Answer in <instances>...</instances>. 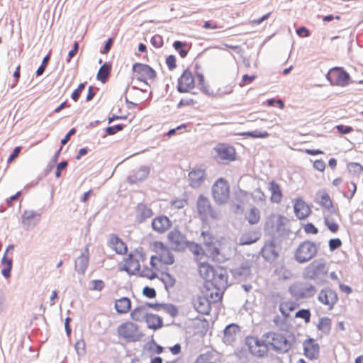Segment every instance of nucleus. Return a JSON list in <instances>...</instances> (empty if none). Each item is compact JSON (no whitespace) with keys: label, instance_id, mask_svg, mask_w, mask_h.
I'll list each match as a JSON object with an SVG mask.
<instances>
[{"label":"nucleus","instance_id":"nucleus-1","mask_svg":"<svg viewBox=\"0 0 363 363\" xmlns=\"http://www.w3.org/2000/svg\"><path fill=\"white\" fill-rule=\"evenodd\" d=\"M150 248L155 255L150 257V266L143 267L141 277L152 280L157 277L160 266L172 264L174 257L169 247L161 241L152 242Z\"/></svg>","mask_w":363,"mask_h":363},{"label":"nucleus","instance_id":"nucleus-2","mask_svg":"<svg viewBox=\"0 0 363 363\" xmlns=\"http://www.w3.org/2000/svg\"><path fill=\"white\" fill-rule=\"evenodd\" d=\"M197 271L203 283L228 281V271L223 266L213 265L208 262L197 259Z\"/></svg>","mask_w":363,"mask_h":363},{"label":"nucleus","instance_id":"nucleus-3","mask_svg":"<svg viewBox=\"0 0 363 363\" xmlns=\"http://www.w3.org/2000/svg\"><path fill=\"white\" fill-rule=\"evenodd\" d=\"M146 259L145 254L139 250H135L130 252L123 259V264L119 267L121 271H124L130 275L140 274L141 276L140 262Z\"/></svg>","mask_w":363,"mask_h":363},{"label":"nucleus","instance_id":"nucleus-4","mask_svg":"<svg viewBox=\"0 0 363 363\" xmlns=\"http://www.w3.org/2000/svg\"><path fill=\"white\" fill-rule=\"evenodd\" d=\"M245 344L249 352L257 358H263L267 356L269 352L264 333L260 337L249 335L245 337Z\"/></svg>","mask_w":363,"mask_h":363},{"label":"nucleus","instance_id":"nucleus-5","mask_svg":"<svg viewBox=\"0 0 363 363\" xmlns=\"http://www.w3.org/2000/svg\"><path fill=\"white\" fill-rule=\"evenodd\" d=\"M196 211L199 217L203 222L218 220L220 218L219 212L213 208L209 199L203 195L198 198Z\"/></svg>","mask_w":363,"mask_h":363},{"label":"nucleus","instance_id":"nucleus-6","mask_svg":"<svg viewBox=\"0 0 363 363\" xmlns=\"http://www.w3.org/2000/svg\"><path fill=\"white\" fill-rule=\"evenodd\" d=\"M228 281L203 283L200 293L208 297L210 301L218 303L222 301Z\"/></svg>","mask_w":363,"mask_h":363},{"label":"nucleus","instance_id":"nucleus-7","mask_svg":"<svg viewBox=\"0 0 363 363\" xmlns=\"http://www.w3.org/2000/svg\"><path fill=\"white\" fill-rule=\"evenodd\" d=\"M230 196L229 182L224 178L218 179L212 186V197L218 204L226 203Z\"/></svg>","mask_w":363,"mask_h":363},{"label":"nucleus","instance_id":"nucleus-8","mask_svg":"<svg viewBox=\"0 0 363 363\" xmlns=\"http://www.w3.org/2000/svg\"><path fill=\"white\" fill-rule=\"evenodd\" d=\"M118 336L127 342L139 341L143 336L140 331L139 326L131 322L126 321L121 324L117 328Z\"/></svg>","mask_w":363,"mask_h":363},{"label":"nucleus","instance_id":"nucleus-9","mask_svg":"<svg viewBox=\"0 0 363 363\" xmlns=\"http://www.w3.org/2000/svg\"><path fill=\"white\" fill-rule=\"evenodd\" d=\"M269 350L270 349L279 352H287L290 347V343L286 337L281 333L269 331L264 333Z\"/></svg>","mask_w":363,"mask_h":363},{"label":"nucleus","instance_id":"nucleus-10","mask_svg":"<svg viewBox=\"0 0 363 363\" xmlns=\"http://www.w3.org/2000/svg\"><path fill=\"white\" fill-rule=\"evenodd\" d=\"M289 220L281 214H271L264 223V230L272 233H281L288 230Z\"/></svg>","mask_w":363,"mask_h":363},{"label":"nucleus","instance_id":"nucleus-11","mask_svg":"<svg viewBox=\"0 0 363 363\" xmlns=\"http://www.w3.org/2000/svg\"><path fill=\"white\" fill-rule=\"evenodd\" d=\"M214 158L220 162L228 164L236 160L235 147L227 143H219L214 147Z\"/></svg>","mask_w":363,"mask_h":363},{"label":"nucleus","instance_id":"nucleus-12","mask_svg":"<svg viewBox=\"0 0 363 363\" xmlns=\"http://www.w3.org/2000/svg\"><path fill=\"white\" fill-rule=\"evenodd\" d=\"M133 75L136 79L148 84L155 79L157 73L148 65L137 62L133 65Z\"/></svg>","mask_w":363,"mask_h":363},{"label":"nucleus","instance_id":"nucleus-13","mask_svg":"<svg viewBox=\"0 0 363 363\" xmlns=\"http://www.w3.org/2000/svg\"><path fill=\"white\" fill-rule=\"evenodd\" d=\"M317 253L315 243L311 241L301 242L295 252V259L299 263H303L311 259Z\"/></svg>","mask_w":363,"mask_h":363},{"label":"nucleus","instance_id":"nucleus-14","mask_svg":"<svg viewBox=\"0 0 363 363\" xmlns=\"http://www.w3.org/2000/svg\"><path fill=\"white\" fill-rule=\"evenodd\" d=\"M326 77L333 86H345L349 84L350 77L349 74L341 67L330 69Z\"/></svg>","mask_w":363,"mask_h":363},{"label":"nucleus","instance_id":"nucleus-15","mask_svg":"<svg viewBox=\"0 0 363 363\" xmlns=\"http://www.w3.org/2000/svg\"><path fill=\"white\" fill-rule=\"evenodd\" d=\"M338 295L335 290L329 287L321 289L318 294V300L325 306L328 310H332L338 301Z\"/></svg>","mask_w":363,"mask_h":363},{"label":"nucleus","instance_id":"nucleus-16","mask_svg":"<svg viewBox=\"0 0 363 363\" xmlns=\"http://www.w3.org/2000/svg\"><path fill=\"white\" fill-rule=\"evenodd\" d=\"M195 87L194 76L189 69L184 70L178 79V91L188 92Z\"/></svg>","mask_w":363,"mask_h":363},{"label":"nucleus","instance_id":"nucleus-17","mask_svg":"<svg viewBox=\"0 0 363 363\" xmlns=\"http://www.w3.org/2000/svg\"><path fill=\"white\" fill-rule=\"evenodd\" d=\"M167 240L174 250H182L188 245L185 236L178 230H173L167 235Z\"/></svg>","mask_w":363,"mask_h":363},{"label":"nucleus","instance_id":"nucleus-18","mask_svg":"<svg viewBox=\"0 0 363 363\" xmlns=\"http://www.w3.org/2000/svg\"><path fill=\"white\" fill-rule=\"evenodd\" d=\"M295 216L299 220L306 219L311 213L310 206L302 198H296L293 201Z\"/></svg>","mask_w":363,"mask_h":363},{"label":"nucleus","instance_id":"nucleus-19","mask_svg":"<svg viewBox=\"0 0 363 363\" xmlns=\"http://www.w3.org/2000/svg\"><path fill=\"white\" fill-rule=\"evenodd\" d=\"M188 177L189 185L193 188H198L206 179L205 169L201 167H196L189 172Z\"/></svg>","mask_w":363,"mask_h":363},{"label":"nucleus","instance_id":"nucleus-20","mask_svg":"<svg viewBox=\"0 0 363 363\" xmlns=\"http://www.w3.org/2000/svg\"><path fill=\"white\" fill-rule=\"evenodd\" d=\"M107 245L118 255H125L128 252L126 244L115 234H111L108 240Z\"/></svg>","mask_w":363,"mask_h":363},{"label":"nucleus","instance_id":"nucleus-21","mask_svg":"<svg viewBox=\"0 0 363 363\" xmlns=\"http://www.w3.org/2000/svg\"><path fill=\"white\" fill-rule=\"evenodd\" d=\"M304 354L310 359H315L319 356L320 347L318 342L311 338L306 340L303 343Z\"/></svg>","mask_w":363,"mask_h":363},{"label":"nucleus","instance_id":"nucleus-22","mask_svg":"<svg viewBox=\"0 0 363 363\" xmlns=\"http://www.w3.org/2000/svg\"><path fill=\"white\" fill-rule=\"evenodd\" d=\"M206 256L213 262H223L226 260L220 248V243L213 244L205 247Z\"/></svg>","mask_w":363,"mask_h":363},{"label":"nucleus","instance_id":"nucleus-23","mask_svg":"<svg viewBox=\"0 0 363 363\" xmlns=\"http://www.w3.org/2000/svg\"><path fill=\"white\" fill-rule=\"evenodd\" d=\"M328 267L325 262H314L309 267V276L311 279H317L327 275Z\"/></svg>","mask_w":363,"mask_h":363},{"label":"nucleus","instance_id":"nucleus-24","mask_svg":"<svg viewBox=\"0 0 363 363\" xmlns=\"http://www.w3.org/2000/svg\"><path fill=\"white\" fill-rule=\"evenodd\" d=\"M267 189L270 192V201L273 203H280L283 199V192L279 184L272 180L268 183Z\"/></svg>","mask_w":363,"mask_h":363},{"label":"nucleus","instance_id":"nucleus-25","mask_svg":"<svg viewBox=\"0 0 363 363\" xmlns=\"http://www.w3.org/2000/svg\"><path fill=\"white\" fill-rule=\"evenodd\" d=\"M212 303H214V302L210 301L208 297L201 294L194 301L195 309L201 314H208L211 311Z\"/></svg>","mask_w":363,"mask_h":363},{"label":"nucleus","instance_id":"nucleus-26","mask_svg":"<svg viewBox=\"0 0 363 363\" xmlns=\"http://www.w3.org/2000/svg\"><path fill=\"white\" fill-rule=\"evenodd\" d=\"M261 252L262 257L268 261H274L279 256L277 246L273 240L266 242Z\"/></svg>","mask_w":363,"mask_h":363},{"label":"nucleus","instance_id":"nucleus-27","mask_svg":"<svg viewBox=\"0 0 363 363\" xmlns=\"http://www.w3.org/2000/svg\"><path fill=\"white\" fill-rule=\"evenodd\" d=\"M170 220L165 216H160L152 221V227L159 233H163L171 227Z\"/></svg>","mask_w":363,"mask_h":363},{"label":"nucleus","instance_id":"nucleus-28","mask_svg":"<svg viewBox=\"0 0 363 363\" xmlns=\"http://www.w3.org/2000/svg\"><path fill=\"white\" fill-rule=\"evenodd\" d=\"M40 220V215L33 211H25L22 215V225L26 230L34 227Z\"/></svg>","mask_w":363,"mask_h":363},{"label":"nucleus","instance_id":"nucleus-29","mask_svg":"<svg viewBox=\"0 0 363 363\" xmlns=\"http://www.w3.org/2000/svg\"><path fill=\"white\" fill-rule=\"evenodd\" d=\"M318 203L328 210L330 212L335 213L337 216H340V213L337 208H335L333 204L332 199L329 194L325 191H320L318 194Z\"/></svg>","mask_w":363,"mask_h":363},{"label":"nucleus","instance_id":"nucleus-30","mask_svg":"<svg viewBox=\"0 0 363 363\" xmlns=\"http://www.w3.org/2000/svg\"><path fill=\"white\" fill-rule=\"evenodd\" d=\"M259 238L260 233L258 230H248L241 234L239 243L241 245H251L256 242Z\"/></svg>","mask_w":363,"mask_h":363},{"label":"nucleus","instance_id":"nucleus-31","mask_svg":"<svg viewBox=\"0 0 363 363\" xmlns=\"http://www.w3.org/2000/svg\"><path fill=\"white\" fill-rule=\"evenodd\" d=\"M89 261V251L86 247L82 254L77 257L75 262V269L79 274H84L88 267Z\"/></svg>","mask_w":363,"mask_h":363},{"label":"nucleus","instance_id":"nucleus-32","mask_svg":"<svg viewBox=\"0 0 363 363\" xmlns=\"http://www.w3.org/2000/svg\"><path fill=\"white\" fill-rule=\"evenodd\" d=\"M261 211L255 206H250L245 213V219L251 225H257L261 220Z\"/></svg>","mask_w":363,"mask_h":363},{"label":"nucleus","instance_id":"nucleus-33","mask_svg":"<svg viewBox=\"0 0 363 363\" xmlns=\"http://www.w3.org/2000/svg\"><path fill=\"white\" fill-rule=\"evenodd\" d=\"M132 303L129 298L122 297L115 301L114 308L119 314H125L131 308Z\"/></svg>","mask_w":363,"mask_h":363},{"label":"nucleus","instance_id":"nucleus-34","mask_svg":"<svg viewBox=\"0 0 363 363\" xmlns=\"http://www.w3.org/2000/svg\"><path fill=\"white\" fill-rule=\"evenodd\" d=\"M297 306L298 304L293 301H284L279 305V311L284 318H289Z\"/></svg>","mask_w":363,"mask_h":363},{"label":"nucleus","instance_id":"nucleus-35","mask_svg":"<svg viewBox=\"0 0 363 363\" xmlns=\"http://www.w3.org/2000/svg\"><path fill=\"white\" fill-rule=\"evenodd\" d=\"M147 311L145 306H140L135 307L130 313L132 320L136 322H141L145 320L147 315Z\"/></svg>","mask_w":363,"mask_h":363},{"label":"nucleus","instance_id":"nucleus-36","mask_svg":"<svg viewBox=\"0 0 363 363\" xmlns=\"http://www.w3.org/2000/svg\"><path fill=\"white\" fill-rule=\"evenodd\" d=\"M145 322L147 325V327L152 330L160 329L163 325L162 319L157 315L152 313H147V315L145 318Z\"/></svg>","mask_w":363,"mask_h":363},{"label":"nucleus","instance_id":"nucleus-37","mask_svg":"<svg viewBox=\"0 0 363 363\" xmlns=\"http://www.w3.org/2000/svg\"><path fill=\"white\" fill-rule=\"evenodd\" d=\"M239 332L240 328L236 324H230L228 325L224 330V338L225 341L228 342H233Z\"/></svg>","mask_w":363,"mask_h":363},{"label":"nucleus","instance_id":"nucleus-38","mask_svg":"<svg viewBox=\"0 0 363 363\" xmlns=\"http://www.w3.org/2000/svg\"><path fill=\"white\" fill-rule=\"evenodd\" d=\"M194 363H218L217 355L212 351L201 354Z\"/></svg>","mask_w":363,"mask_h":363},{"label":"nucleus","instance_id":"nucleus-39","mask_svg":"<svg viewBox=\"0 0 363 363\" xmlns=\"http://www.w3.org/2000/svg\"><path fill=\"white\" fill-rule=\"evenodd\" d=\"M135 211L140 220H145L152 216V209L145 203H139L136 206Z\"/></svg>","mask_w":363,"mask_h":363},{"label":"nucleus","instance_id":"nucleus-40","mask_svg":"<svg viewBox=\"0 0 363 363\" xmlns=\"http://www.w3.org/2000/svg\"><path fill=\"white\" fill-rule=\"evenodd\" d=\"M148 175V171L145 168H140L133 174L128 177L130 184H136L144 180Z\"/></svg>","mask_w":363,"mask_h":363},{"label":"nucleus","instance_id":"nucleus-41","mask_svg":"<svg viewBox=\"0 0 363 363\" xmlns=\"http://www.w3.org/2000/svg\"><path fill=\"white\" fill-rule=\"evenodd\" d=\"M111 66L108 63H104L99 69L96 78L102 83H105L110 75Z\"/></svg>","mask_w":363,"mask_h":363},{"label":"nucleus","instance_id":"nucleus-42","mask_svg":"<svg viewBox=\"0 0 363 363\" xmlns=\"http://www.w3.org/2000/svg\"><path fill=\"white\" fill-rule=\"evenodd\" d=\"M1 264L3 269L1 274L5 278H9L11 276V271L12 269L13 260L12 258H9L7 255H4L1 259Z\"/></svg>","mask_w":363,"mask_h":363},{"label":"nucleus","instance_id":"nucleus-43","mask_svg":"<svg viewBox=\"0 0 363 363\" xmlns=\"http://www.w3.org/2000/svg\"><path fill=\"white\" fill-rule=\"evenodd\" d=\"M332 321L328 317L321 318L317 324V328L319 330L323 333H328L330 330Z\"/></svg>","mask_w":363,"mask_h":363},{"label":"nucleus","instance_id":"nucleus-44","mask_svg":"<svg viewBox=\"0 0 363 363\" xmlns=\"http://www.w3.org/2000/svg\"><path fill=\"white\" fill-rule=\"evenodd\" d=\"M201 236L203 238L205 247L213 244H216L218 242V240H216V238L208 231H202Z\"/></svg>","mask_w":363,"mask_h":363},{"label":"nucleus","instance_id":"nucleus-45","mask_svg":"<svg viewBox=\"0 0 363 363\" xmlns=\"http://www.w3.org/2000/svg\"><path fill=\"white\" fill-rule=\"evenodd\" d=\"M239 135L245 138H266L269 135V134L267 131L259 132L258 130H255L252 132H244L240 133Z\"/></svg>","mask_w":363,"mask_h":363},{"label":"nucleus","instance_id":"nucleus-46","mask_svg":"<svg viewBox=\"0 0 363 363\" xmlns=\"http://www.w3.org/2000/svg\"><path fill=\"white\" fill-rule=\"evenodd\" d=\"M325 224L327 225L328 229L333 233H335L339 230V225L335 222L329 216L325 217Z\"/></svg>","mask_w":363,"mask_h":363},{"label":"nucleus","instance_id":"nucleus-47","mask_svg":"<svg viewBox=\"0 0 363 363\" xmlns=\"http://www.w3.org/2000/svg\"><path fill=\"white\" fill-rule=\"evenodd\" d=\"M173 46H174V49L179 52V53L182 57H185L187 55V53H188L187 50L184 49V48H185L186 46V43H182L181 41H175L173 43Z\"/></svg>","mask_w":363,"mask_h":363},{"label":"nucleus","instance_id":"nucleus-48","mask_svg":"<svg viewBox=\"0 0 363 363\" xmlns=\"http://www.w3.org/2000/svg\"><path fill=\"white\" fill-rule=\"evenodd\" d=\"M311 312L308 309H301L296 313L295 316L296 318H302L305 320L306 323H309L311 320Z\"/></svg>","mask_w":363,"mask_h":363},{"label":"nucleus","instance_id":"nucleus-49","mask_svg":"<svg viewBox=\"0 0 363 363\" xmlns=\"http://www.w3.org/2000/svg\"><path fill=\"white\" fill-rule=\"evenodd\" d=\"M85 84H86V83H80L78 85V87L73 91L72 96H71L73 101H78L82 91L85 88Z\"/></svg>","mask_w":363,"mask_h":363},{"label":"nucleus","instance_id":"nucleus-50","mask_svg":"<svg viewBox=\"0 0 363 363\" xmlns=\"http://www.w3.org/2000/svg\"><path fill=\"white\" fill-rule=\"evenodd\" d=\"M191 250L196 257V262H197V259L201 260L203 253H201L202 249L201 246L198 244L192 243V247H191Z\"/></svg>","mask_w":363,"mask_h":363},{"label":"nucleus","instance_id":"nucleus-51","mask_svg":"<svg viewBox=\"0 0 363 363\" xmlns=\"http://www.w3.org/2000/svg\"><path fill=\"white\" fill-rule=\"evenodd\" d=\"M257 78L256 75H248L244 74L242 77V80L239 85L240 87H243L250 83H252Z\"/></svg>","mask_w":363,"mask_h":363},{"label":"nucleus","instance_id":"nucleus-52","mask_svg":"<svg viewBox=\"0 0 363 363\" xmlns=\"http://www.w3.org/2000/svg\"><path fill=\"white\" fill-rule=\"evenodd\" d=\"M186 131V125L185 124H182L177 127L176 128H172L167 132V135L171 137L177 133H182Z\"/></svg>","mask_w":363,"mask_h":363},{"label":"nucleus","instance_id":"nucleus-53","mask_svg":"<svg viewBox=\"0 0 363 363\" xmlns=\"http://www.w3.org/2000/svg\"><path fill=\"white\" fill-rule=\"evenodd\" d=\"M187 203V201L184 199H177L171 202V206L177 209L184 208Z\"/></svg>","mask_w":363,"mask_h":363},{"label":"nucleus","instance_id":"nucleus-54","mask_svg":"<svg viewBox=\"0 0 363 363\" xmlns=\"http://www.w3.org/2000/svg\"><path fill=\"white\" fill-rule=\"evenodd\" d=\"M303 230L307 234L316 235L318 233V228L311 223H308L303 225Z\"/></svg>","mask_w":363,"mask_h":363},{"label":"nucleus","instance_id":"nucleus-55","mask_svg":"<svg viewBox=\"0 0 363 363\" xmlns=\"http://www.w3.org/2000/svg\"><path fill=\"white\" fill-rule=\"evenodd\" d=\"M252 194L255 199H257L259 201H266V196L264 191L260 188L255 189Z\"/></svg>","mask_w":363,"mask_h":363},{"label":"nucleus","instance_id":"nucleus-56","mask_svg":"<svg viewBox=\"0 0 363 363\" xmlns=\"http://www.w3.org/2000/svg\"><path fill=\"white\" fill-rule=\"evenodd\" d=\"M143 294L149 298H153L156 296V291L153 288L145 286L143 289Z\"/></svg>","mask_w":363,"mask_h":363},{"label":"nucleus","instance_id":"nucleus-57","mask_svg":"<svg viewBox=\"0 0 363 363\" xmlns=\"http://www.w3.org/2000/svg\"><path fill=\"white\" fill-rule=\"evenodd\" d=\"M151 43L155 48H161L163 45V40L160 35H155L151 38Z\"/></svg>","mask_w":363,"mask_h":363},{"label":"nucleus","instance_id":"nucleus-58","mask_svg":"<svg viewBox=\"0 0 363 363\" xmlns=\"http://www.w3.org/2000/svg\"><path fill=\"white\" fill-rule=\"evenodd\" d=\"M166 64L170 70H172L173 69H174L177 67L175 56L171 55H169L168 57H167Z\"/></svg>","mask_w":363,"mask_h":363},{"label":"nucleus","instance_id":"nucleus-59","mask_svg":"<svg viewBox=\"0 0 363 363\" xmlns=\"http://www.w3.org/2000/svg\"><path fill=\"white\" fill-rule=\"evenodd\" d=\"M342 245V241L339 238H334L329 240V248L331 251L340 247Z\"/></svg>","mask_w":363,"mask_h":363},{"label":"nucleus","instance_id":"nucleus-60","mask_svg":"<svg viewBox=\"0 0 363 363\" xmlns=\"http://www.w3.org/2000/svg\"><path fill=\"white\" fill-rule=\"evenodd\" d=\"M123 129V125H116L115 126L107 127L106 128V133L108 135H113V134L116 133L117 132L122 130Z\"/></svg>","mask_w":363,"mask_h":363},{"label":"nucleus","instance_id":"nucleus-61","mask_svg":"<svg viewBox=\"0 0 363 363\" xmlns=\"http://www.w3.org/2000/svg\"><path fill=\"white\" fill-rule=\"evenodd\" d=\"M336 129L341 134H347L353 131V128L351 126H347L344 125H337Z\"/></svg>","mask_w":363,"mask_h":363},{"label":"nucleus","instance_id":"nucleus-62","mask_svg":"<svg viewBox=\"0 0 363 363\" xmlns=\"http://www.w3.org/2000/svg\"><path fill=\"white\" fill-rule=\"evenodd\" d=\"M313 167L319 172H323L325 169V163L323 160H316L313 162Z\"/></svg>","mask_w":363,"mask_h":363},{"label":"nucleus","instance_id":"nucleus-63","mask_svg":"<svg viewBox=\"0 0 363 363\" xmlns=\"http://www.w3.org/2000/svg\"><path fill=\"white\" fill-rule=\"evenodd\" d=\"M75 350L79 354H83L85 352V342L84 340H78L75 344Z\"/></svg>","mask_w":363,"mask_h":363},{"label":"nucleus","instance_id":"nucleus-64","mask_svg":"<svg viewBox=\"0 0 363 363\" xmlns=\"http://www.w3.org/2000/svg\"><path fill=\"white\" fill-rule=\"evenodd\" d=\"M163 281L167 286H170V287L174 286L176 283L175 279L172 276H171L169 274H167L164 277Z\"/></svg>","mask_w":363,"mask_h":363}]
</instances>
